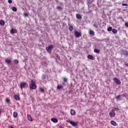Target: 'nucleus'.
I'll return each mask as SVG.
<instances>
[{"label": "nucleus", "instance_id": "f257e3e1", "mask_svg": "<svg viewBox=\"0 0 128 128\" xmlns=\"http://www.w3.org/2000/svg\"><path fill=\"white\" fill-rule=\"evenodd\" d=\"M119 110L120 108H114V109H112L109 112L110 118H114V116H116V112H119Z\"/></svg>", "mask_w": 128, "mask_h": 128}, {"label": "nucleus", "instance_id": "f03ea898", "mask_svg": "<svg viewBox=\"0 0 128 128\" xmlns=\"http://www.w3.org/2000/svg\"><path fill=\"white\" fill-rule=\"evenodd\" d=\"M30 84H29V88L30 90H36V82L32 80H30Z\"/></svg>", "mask_w": 128, "mask_h": 128}, {"label": "nucleus", "instance_id": "7ed1b4c3", "mask_svg": "<svg viewBox=\"0 0 128 128\" xmlns=\"http://www.w3.org/2000/svg\"><path fill=\"white\" fill-rule=\"evenodd\" d=\"M93 0H88V7L92 8V10H96V6L94 4H92Z\"/></svg>", "mask_w": 128, "mask_h": 128}, {"label": "nucleus", "instance_id": "20e7f679", "mask_svg": "<svg viewBox=\"0 0 128 128\" xmlns=\"http://www.w3.org/2000/svg\"><path fill=\"white\" fill-rule=\"evenodd\" d=\"M74 84H72V83H70L69 86L70 90L68 91L69 94H72L74 92Z\"/></svg>", "mask_w": 128, "mask_h": 128}, {"label": "nucleus", "instance_id": "39448f33", "mask_svg": "<svg viewBox=\"0 0 128 128\" xmlns=\"http://www.w3.org/2000/svg\"><path fill=\"white\" fill-rule=\"evenodd\" d=\"M20 88H28V84L26 82H22L20 84Z\"/></svg>", "mask_w": 128, "mask_h": 128}, {"label": "nucleus", "instance_id": "423d86ee", "mask_svg": "<svg viewBox=\"0 0 128 128\" xmlns=\"http://www.w3.org/2000/svg\"><path fill=\"white\" fill-rule=\"evenodd\" d=\"M53 48H54V46H52V44H50V45H48L46 48V50L48 52L49 54H50Z\"/></svg>", "mask_w": 128, "mask_h": 128}, {"label": "nucleus", "instance_id": "0eeeda50", "mask_svg": "<svg viewBox=\"0 0 128 128\" xmlns=\"http://www.w3.org/2000/svg\"><path fill=\"white\" fill-rule=\"evenodd\" d=\"M66 122H68L70 124L72 125V126H78V124L74 122V121L70 120H66Z\"/></svg>", "mask_w": 128, "mask_h": 128}, {"label": "nucleus", "instance_id": "6e6552de", "mask_svg": "<svg viewBox=\"0 0 128 128\" xmlns=\"http://www.w3.org/2000/svg\"><path fill=\"white\" fill-rule=\"evenodd\" d=\"M74 34L76 38H80V36H82V33L78 31H74Z\"/></svg>", "mask_w": 128, "mask_h": 128}, {"label": "nucleus", "instance_id": "1a4fd4ad", "mask_svg": "<svg viewBox=\"0 0 128 128\" xmlns=\"http://www.w3.org/2000/svg\"><path fill=\"white\" fill-rule=\"evenodd\" d=\"M16 32H18V30L14 28H12L10 30V34H16Z\"/></svg>", "mask_w": 128, "mask_h": 128}, {"label": "nucleus", "instance_id": "9d476101", "mask_svg": "<svg viewBox=\"0 0 128 128\" xmlns=\"http://www.w3.org/2000/svg\"><path fill=\"white\" fill-rule=\"evenodd\" d=\"M40 64L43 68H46L48 66V63L46 62V60L45 62H41Z\"/></svg>", "mask_w": 128, "mask_h": 128}, {"label": "nucleus", "instance_id": "9b49d317", "mask_svg": "<svg viewBox=\"0 0 128 128\" xmlns=\"http://www.w3.org/2000/svg\"><path fill=\"white\" fill-rule=\"evenodd\" d=\"M87 58L88 60H96V58L92 54H88Z\"/></svg>", "mask_w": 128, "mask_h": 128}, {"label": "nucleus", "instance_id": "f8f14e48", "mask_svg": "<svg viewBox=\"0 0 128 128\" xmlns=\"http://www.w3.org/2000/svg\"><path fill=\"white\" fill-rule=\"evenodd\" d=\"M62 85L59 84L57 86L56 88L57 90H62L64 88V83L63 82L62 84Z\"/></svg>", "mask_w": 128, "mask_h": 128}, {"label": "nucleus", "instance_id": "ddd939ff", "mask_svg": "<svg viewBox=\"0 0 128 128\" xmlns=\"http://www.w3.org/2000/svg\"><path fill=\"white\" fill-rule=\"evenodd\" d=\"M96 92H94L93 94H92L91 96V98H92L93 100H96Z\"/></svg>", "mask_w": 128, "mask_h": 128}, {"label": "nucleus", "instance_id": "4468645a", "mask_svg": "<svg viewBox=\"0 0 128 128\" xmlns=\"http://www.w3.org/2000/svg\"><path fill=\"white\" fill-rule=\"evenodd\" d=\"M114 80L116 82V84H121V82H120V80H118V78H114Z\"/></svg>", "mask_w": 128, "mask_h": 128}, {"label": "nucleus", "instance_id": "2eb2a0df", "mask_svg": "<svg viewBox=\"0 0 128 128\" xmlns=\"http://www.w3.org/2000/svg\"><path fill=\"white\" fill-rule=\"evenodd\" d=\"M6 64L8 66V64H12V60L8 58H6L4 60Z\"/></svg>", "mask_w": 128, "mask_h": 128}, {"label": "nucleus", "instance_id": "dca6fc26", "mask_svg": "<svg viewBox=\"0 0 128 128\" xmlns=\"http://www.w3.org/2000/svg\"><path fill=\"white\" fill-rule=\"evenodd\" d=\"M46 78H48V76L46 74H42L41 76V78L42 80L44 81L46 79Z\"/></svg>", "mask_w": 128, "mask_h": 128}, {"label": "nucleus", "instance_id": "f3484780", "mask_svg": "<svg viewBox=\"0 0 128 128\" xmlns=\"http://www.w3.org/2000/svg\"><path fill=\"white\" fill-rule=\"evenodd\" d=\"M14 98L16 100H20V96L16 94H14Z\"/></svg>", "mask_w": 128, "mask_h": 128}, {"label": "nucleus", "instance_id": "a211bd4d", "mask_svg": "<svg viewBox=\"0 0 128 128\" xmlns=\"http://www.w3.org/2000/svg\"><path fill=\"white\" fill-rule=\"evenodd\" d=\"M51 121L56 124L58 122V120L56 118H51Z\"/></svg>", "mask_w": 128, "mask_h": 128}, {"label": "nucleus", "instance_id": "6ab92c4d", "mask_svg": "<svg viewBox=\"0 0 128 128\" xmlns=\"http://www.w3.org/2000/svg\"><path fill=\"white\" fill-rule=\"evenodd\" d=\"M56 10H58V12H62V10L63 8L62 7V6H56Z\"/></svg>", "mask_w": 128, "mask_h": 128}, {"label": "nucleus", "instance_id": "aec40b11", "mask_svg": "<svg viewBox=\"0 0 128 128\" xmlns=\"http://www.w3.org/2000/svg\"><path fill=\"white\" fill-rule=\"evenodd\" d=\"M110 124H112V126H118V124L116 123V122L114 120H111Z\"/></svg>", "mask_w": 128, "mask_h": 128}, {"label": "nucleus", "instance_id": "412c9836", "mask_svg": "<svg viewBox=\"0 0 128 128\" xmlns=\"http://www.w3.org/2000/svg\"><path fill=\"white\" fill-rule=\"evenodd\" d=\"M28 119L30 122H32V116L30 114L27 115Z\"/></svg>", "mask_w": 128, "mask_h": 128}, {"label": "nucleus", "instance_id": "4be33fe9", "mask_svg": "<svg viewBox=\"0 0 128 128\" xmlns=\"http://www.w3.org/2000/svg\"><path fill=\"white\" fill-rule=\"evenodd\" d=\"M70 114L72 116H76V111L74 110V109H71L70 110Z\"/></svg>", "mask_w": 128, "mask_h": 128}, {"label": "nucleus", "instance_id": "5701e85b", "mask_svg": "<svg viewBox=\"0 0 128 128\" xmlns=\"http://www.w3.org/2000/svg\"><path fill=\"white\" fill-rule=\"evenodd\" d=\"M122 52L125 56H128V51L123 50Z\"/></svg>", "mask_w": 128, "mask_h": 128}, {"label": "nucleus", "instance_id": "b1692460", "mask_svg": "<svg viewBox=\"0 0 128 128\" xmlns=\"http://www.w3.org/2000/svg\"><path fill=\"white\" fill-rule=\"evenodd\" d=\"M68 30H70V32H72V30H74V26H72V24H69L68 25Z\"/></svg>", "mask_w": 128, "mask_h": 128}, {"label": "nucleus", "instance_id": "393cba45", "mask_svg": "<svg viewBox=\"0 0 128 128\" xmlns=\"http://www.w3.org/2000/svg\"><path fill=\"white\" fill-rule=\"evenodd\" d=\"M4 24H6L4 20H0V26H4Z\"/></svg>", "mask_w": 128, "mask_h": 128}, {"label": "nucleus", "instance_id": "a878e982", "mask_svg": "<svg viewBox=\"0 0 128 128\" xmlns=\"http://www.w3.org/2000/svg\"><path fill=\"white\" fill-rule=\"evenodd\" d=\"M76 18L77 20H82V16L80 14H76Z\"/></svg>", "mask_w": 128, "mask_h": 128}, {"label": "nucleus", "instance_id": "bb28decb", "mask_svg": "<svg viewBox=\"0 0 128 128\" xmlns=\"http://www.w3.org/2000/svg\"><path fill=\"white\" fill-rule=\"evenodd\" d=\"M90 34H91V36H94V32L92 30H90L89 31Z\"/></svg>", "mask_w": 128, "mask_h": 128}, {"label": "nucleus", "instance_id": "cd10ccee", "mask_svg": "<svg viewBox=\"0 0 128 128\" xmlns=\"http://www.w3.org/2000/svg\"><path fill=\"white\" fill-rule=\"evenodd\" d=\"M64 82H68V78H66V77H64L62 78Z\"/></svg>", "mask_w": 128, "mask_h": 128}, {"label": "nucleus", "instance_id": "c85d7f7f", "mask_svg": "<svg viewBox=\"0 0 128 128\" xmlns=\"http://www.w3.org/2000/svg\"><path fill=\"white\" fill-rule=\"evenodd\" d=\"M39 92H42V94H44V90L42 88H40Z\"/></svg>", "mask_w": 128, "mask_h": 128}, {"label": "nucleus", "instance_id": "c756f323", "mask_svg": "<svg viewBox=\"0 0 128 128\" xmlns=\"http://www.w3.org/2000/svg\"><path fill=\"white\" fill-rule=\"evenodd\" d=\"M14 118H18V112H14L13 113Z\"/></svg>", "mask_w": 128, "mask_h": 128}, {"label": "nucleus", "instance_id": "7c9ffc66", "mask_svg": "<svg viewBox=\"0 0 128 128\" xmlns=\"http://www.w3.org/2000/svg\"><path fill=\"white\" fill-rule=\"evenodd\" d=\"M112 32H113V34H118V30H116V29L112 28Z\"/></svg>", "mask_w": 128, "mask_h": 128}, {"label": "nucleus", "instance_id": "2f4dec72", "mask_svg": "<svg viewBox=\"0 0 128 128\" xmlns=\"http://www.w3.org/2000/svg\"><path fill=\"white\" fill-rule=\"evenodd\" d=\"M12 12H18V8H16V7L13 6L12 8Z\"/></svg>", "mask_w": 128, "mask_h": 128}, {"label": "nucleus", "instance_id": "473e14b6", "mask_svg": "<svg viewBox=\"0 0 128 128\" xmlns=\"http://www.w3.org/2000/svg\"><path fill=\"white\" fill-rule=\"evenodd\" d=\"M14 64H16V65L18 64V60L17 59L14 60Z\"/></svg>", "mask_w": 128, "mask_h": 128}, {"label": "nucleus", "instance_id": "72a5a7b5", "mask_svg": "<svg viewBox=\"0 0 128 128\" xmlns=\"http://www.w3.org/2000/svg\"><path fill=\"white\" fill-rule=\"evenodd\" d=\"M5 102H6V104H8L10 102V99L8 98H6Z\"/></svg>", "mask_w": 128, "mask_h": 128}, {"label": "nucleus", "instance_id": "f704fd0d", "mask_svg": "<svg viewBox=\"0 0 128 128\" xmlns=\"http://www.w3.org/2000/svg\"><path fill=\"white\" fill-rule=\"evenodd\" d=\"M23 16H24L25 18H27L28 16V14L26 12H24L23 14Z\"/></svg>", "mask_w": 128, "mask_h": 128}, {"label": "nucleus", "instance_id": "c9c22d12", "mask_svg": "<svg viewBox=\"0 0 128 128\" xmlns=\"http://www.w3.org/2000/svg\"><path fill=\"white\" fill-rule=\"evenodd\" d=\"M108 32H112V27H108L107 29Z\"/></svg>", "mask_w": 128, "mask_h": 128}, {"label": "nucleus", "instance_id": "e433bc0d", "mask_svg": "<svg viewBox=\"0 0 128 128\" xmlns=\"http://www.w3.org/2000/svg\"><path fill=\"white\" fill-rule=\"evenodd\" d=\"M56 58H58V60H60V56L58 55V54H56Z\"/></svg>", "mask_w": 128, "mask_h": 128}, {"label": "nucleus", "instance_id": "4c0bfd02", "mask_svg": "<svg viewBox=\"0 0 128 128\" xmlns=\"http://www.w3.org/2000/svg\"><path fill=\"white\" fill-rule=\"evenodd\" d=\"M30 98H31V100L34 102V98L32 97V96H30Z\"/></svg>", "mask_w": 128, "mask_h": 128}, {"label": "nucleus", "instance_id": "58836bf2", "mask_svg": "<svg viewBox=\"0 0 128 128\" xmlns=\"http://www.w3.org/2000/svg\"><path fill=\"white\" fill-rule=\"evenodd\" d=\"M2 8H3V10H4L3 11V12H4V14L6 16V8H4V7H3Z\"/></svg>", "mask_w": 128, "mask_h": 128}, {"label": "nucleus", "instance_id": "ea45409f", "mask_svg": "<svg viewBox=\"0 0 128 128\" xmlns=\"http://www.w3.org/2000/svg\"><path fill=\"white\" fill-rule=\"evenodd\" d=\"M92 11V10H90V11L86 12V14H90Z\"/></svg>", "mask_w": 128, "mask_h": 128}, {"label": "nucleus", "instance_id": "a19ab883", "mask_svg": "<svg viewBox=\"0 0 128 128\" xmlns=\"http://www.w3.org/2000/svg\"><path fill=\"white\" fill-rule=\"evenodd\" d=\"M122 6H128V4H122Z\"/></svg>", "mask_w": 128, "mask_h": 128}, {"label": "nucleus", "instance_id": "79ce46f5", "mask_svg": "<svg viewBox=\"0 0 128 128\" xmlns=\"http://www.w3.org/2000/svg\"><path fill=\"white\" fill-rule=\"evenodd\" d=\"M8 4H12V0H8Z\"/></svg>", "mask_w": 128, "mask_h": 128}, {"label": "nucleus", "instance_id": "37998d69", "mask_svg": "<svg viewBox=\"0 0 128 128\" xmlns=\"http://www.w3.org/2000/svg\"><path fill=\"white\" fill-rule=\"evenodd\" d=\"M125 26H126V28H128V22H126L125 23Z\"/></svg>", "mask_w": 128, "mask_h": 128}, {"label": "nucleus", "instance_id": "c03bdc74", "mask_svg": "<svg viewBox=\"0 0 128 128\" xmlns=\"http://www.w3.org/2000/svg\"><path fill=\"white\" fill-rule=\"evenodd\" d=\"M120 98V95H118L116 96V98H117V100H118V98Z\"/></svg>", "mask_w": 128, "mask_h": 128}, {"label": "nucleus", "instance_id": "a18cd8bd", "mask_svg": "<svg viewBox=\"0 0 128 128\" xmlns=\"http://www.w3.org/2000/svg\"><path fill=\"white\" fill-rule=\"evenodd\" d=\"M58 126L59 128H63L62 126V125L58 124Z\"/></svg>", "mask_w": 128, "mask_h": 128}, {"label": "nucleus", "instance_id": "49530a36", "mask_svg": "<svg viewBox=\"0 0 128 128\" xmlns=\"http://www.w3.org/2000/svg\"><path fill=\"white\" fill-rule=\"evenodd\" d=\"M100 50H96V52H97V54H100Z\"/></svg>", "mask_w": 128, "mask_h": 128}, {"label": "nucleus", "instance_id": "de8ad7c7", "mask_svg": "<svg viewBox=\"0 0 128 128\" xmlns=\"http://www.w3.org/2000/svg\"><path fill=\"white\" fill-rule=\"evenodd\" d=\"M21 3L23 4L24 6L26 5V4L24 2H21Z\"/></svg>", "mask_w": 128, "mask_h": 128}, {"label": "nucleus", "instance_id": "09e8293b", "mask_svg": "<svg viewBox=\"0 0 128 128\" xmlns=\"http://www.w3.org/2000/svg\"><path fill=\"white\" fill-rule=\"evenodd\" d=\"M94 52H96V47L95 46V48L94 49Z\"/></svg>", "mask_w": 128, "mask_h": 128}, {"label": "nucleus", "instance_id": "8fccbe9b", "mask_svg": "<svg viewBox=\"0 0 128 128\" xmlns=\"http://www.w3.org/2000/svg\"><path fill=\"white\" fill-rule=\"evenodd\" d=\"M54 1L56 2V4L58 2V0H54Z\"/></svg>", "mask_w": 128, "mask_h": 128}, {"label": "nucleus", "instance_id": "3c124183", "mask_svg": "<svg viewBox=\"0 0 128 128\" xmlns=\"http://www.w3.org/2000/svg\"><path fill=\"white\" fill-rule=\"evenodd\" d=\"M94 26H95V28H96V24H94Z\"/></svg>", "mask_w": 128, "mask_h": 128}, {"label": "nucleus", "instance_id": "603ef678", "mask_svg": "<svg viewBox=\"0 0 128 128\" xmlns=\"http://www.w3.org/2000/svg\"><path fill=\"white\" fill-rule=\"evenodd\" d=\"M2 114V110H0V115Z\"/></svg>", "mask_w": 128, "mask_h": 128}, {"label": "nucleus", "instance_id": "864d4df0", "mask_svg": "<svg viewBox=\"0 0 128 128\" xmlns=\"http://www.w3.org/2000/svg\"><path fill=\"white\" fill-rule=\"evenodd\" d=\"M62 65L63 66H65L64 64H62Z\"/></svg>", "mask_w": 128, "mask_h": 128}, {"label": "nucleus", "instance_id": "5fc2aeb1", "mask_svg": "<svg viewBox=\"0 0 128 128\" xmlns=\"http://www.w3.org/2000/svg\"><path fill=\"white\" fill-rule=\"evenodd\" d=\"M56 62H58V60H56Z\"/></svg>", "mask_w": 128, "mask_h": 128}, {"label": "nucleus", "instance_id": "6e6d98bb", "mask_svg": "<svg viewBox=\"0 0 128 128\" xmlns=\"http://www.w3.org/2000/svg\"><path fill=\"white\" fill-rule=\"evenodd\" d=\"M1 0V2H3V0Z\"/></svg>", "mask_w": 128, "mask_h": 128}, {"label": "nucleus", "instance_id": "4d7b16f0", "mask_svg": "<svg viewBox=\"0 0 128 128\" xmlns=\"http://www.w3.org/2000/svg\"><path fill=\"white\" fill-rule=\"evenodd\" d=\"M32 34H33V33H32Z\"/></svg>", "mask_w": 128, "mask_h": 128}]
</instances>
